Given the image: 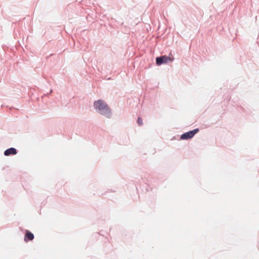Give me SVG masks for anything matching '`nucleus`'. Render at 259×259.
I'll return each mask as SVG.
<instances>
[{
    "instance_id": "1",
    "label": "nucleus",
    "mask_w": 259,
    "mask_h": 259,
    "mask_svg": "<svg viewBox=\"0 0 259 259\" xmlns=\"http://www.w3.org/2000/svg\"><path fill=\"white\" fill-rule=\"evenodd\" d=\"M96 112L100 115L110 119L112 117V111L107 103L102 99L96 100L93 103Z\"/></svg>"
},
{
    "instance_id": "5",
    "label": "nucleus",
    "mask_w": 259,
    "mask_h": 259,
    "mask_svg": "<svg viewBox=\"0 0 259 259\" xmlns=\"http://www.w3.org/2000/svg\"><path fill=\"white\" fill-rule=\"evenodd\" d=\"M34 235L31 232L28 230L26 231V233L24 236V241L25 242H28L32 241L34 239Z\"/></svg>"
},
{
    "instance_id": "6",
    "label": "nucleus",
    "mask_w": 259,
    "mask_h": 259,
    "mask_svg": "<svg viewBox=\"0 0 259 259\" xmlns=\"http://www.w3.org/2000/svg\"><path fill=\"white\" fill-rule=\"evenodd\" d=\"M137 123L139 124V125H142L143 124V120L141 117H139L138 118L137 120Z\"/></svg>"
},
{
    "instance_id": "4",
    "label": "nucleus",
    "mask_w": 259,
    "mask_h": 259,
    "mask_svg": "<svg viewBox=\"0 0 259 259\" xmlns=\"http://www.w3.org/2000/svg\"><path fill=\"white\" fill-rule=\"evenodd\" d=\"M17 153V150L16 148L13 147H11L6 149L4 151V155L5 156H10L11 155H15Z\"/></svg>"
},
{
    "instance_id": "2",
    "label": "nucleus",
    "mask_w": 259,
    "mask_h": 259,
    "mask_svg": "<svg viewBox=\"0 0 259 259\" xmlns=\"http://www.w3.org/2000/svg\"><path fill=\"white\" fill-rule=\"evenodd\" d=\"M174 60V58H170L169 56L163 55L156 58V64L157 66H160L169 62H172Z\"/></svg>"
},
{
    "instance_id": "7",
    "label": "nucleus",
    "mask_w": 259,
    "mask_h": 259,
    "mask_svg": "<svg viewBox=\"0 0 259 259\" xmlns=\"http://www.w3.org/2000/svg\"><path fill=\"white\" fill-rule=\"evenodd\" d=\"M53 92V90H51L50 92L49 93H47V95H50L51 93H52Z\"/></svg>"
},
{
    "instance_id": "3",
    "label": "nucleus",
    "mask_w": 259,
    "mask_h": 259,
    "mask_svg": "<svg viewBox=\"0 0 259 259\" xmlns=\"http://www.w3.org/2000/svg\"><path fill=\"white\" fill-rule=\"evenodd\" d=\"M198 128H195L193 130L183 133L181 135L180 139L181 140H187L191 139L199 132Z\"/></svg>"
}]
</instances>
